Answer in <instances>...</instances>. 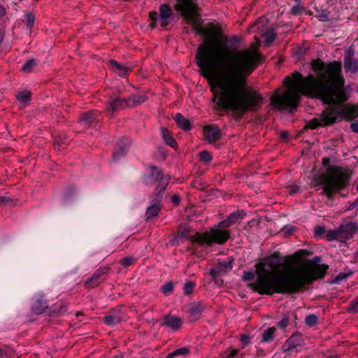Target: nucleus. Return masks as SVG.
I'll use <instances>...</instances> for the list:
<instances>
[{
  "mask_svg": "<svg viewBox=\"0 0 358 358\" xmlns=\"http://www.w3.org/2000/svg\"><path fill=\"white\" fill-rule=\"evenodd\" d=\"M176 9L182 13L187 23L205 41L196 51V61L201 75L208 80L214 94L213 102L221 108L242 115L262 103V96L247 85V78L256 69L261 59L257 50L234 51L225 46L215 47L220 41L218 26L203 27L192 0H178Z\"/></svg>",
  "mask_w": 358,
  "mask_h": 358,
  "instance_id": "nucleus-1",
  "label": "nucleus"
},
{
  "mask_svg": "<svg viewBox=\"0 0 358 358\" xmlns=\"http://www.w3.org/2000/svg\"><path fill=\"white\" fill-rule=\"evenodd\" d=\"M320 257L293 264V257H280L278 252L261 259L255 266V272L245 271L243 280L250 281L257 275L255 281L249 287L259 294H295L305 285L321 278L328 268L320 264Z\"/></svg>",
  "mask_w": 358,
  "mask_h": 358,
  "instance_id": "nucleus-2",
  "label": "nucleus"
},
{
  "mask_svg": "<svg viewBox=\"0 0 358 358\" xmlns=\"http://www.w3.org/2000/svg\"><path fill=\"white\" fill-rule=\"evenodd\" d=\"M312 67L317 71V78L313 75L303 77L298 72L293 73L292 78H285L284 84L287 89L282 94L276 90L271 97V104L275 109H296L300 94L321 99L325 103H342L348 100L340 64L334 62L326 65L317 60L312 62Z\"/></svg>",
  "mask_w": 358,
  "mask_h": 358,
  "instance_id": "nucleus-3",
  "label": "nucleus"
},
{
  "mask_svg": "<svg viewBox=\"0 0 358 358\" xmlns=\"http://www.w3.org/2000/svg\"><path fill=\"white\" fill-rule=\"evenodd\" d=\"M350 174L346 169L338 166H331L325 173L316 178L317 185H323V193L329 198L337 191L345 188L348 184Z\"/></svg>",
  "mask_w": 358,
  "mask_h": 358,
  "instance_id": "nucleus-4",
  "label": "nucleus"
},
{
  "mask_svg": "<svg viewBox=\"0 0 358 358\" xmlns=\"http://www.w3.org/2000/svg\"><path fill=\"white\" fill-rule=\"evenodd\" d=\"M229 231L223 227H217L211 228L210 231L204 233H196L194 241L199 245L206 244L210 245L213 243L222 244L229 238Z\"/></svg>",
  "mask_w": 358,
  "mask_h": 358,
  "instance_id": "nucleus-5",
  "label": "nucleus"
},
{
  "mask_svg": "<svg viewBox=\"0 0 358 358\" xmlns=\"http://www.w3.org/2000/svg\"><path fill=\"white\" fill-rule=\"evenodd\" d=\"M344 115V110L339 106H328L318 118L312 120L309 126L315 129L320 126L331 124L342 119Z\"/></svg>",
  "mask_w": 358,
  "mask_h": 358,
  "instance_id": "nucleus-6",
  "label": "nucleus"
},
{
  "mask_svg": "<svg viewBox=\"0 0 358 358\" xmlns=\"http://www.w3.org/2000/svg\"><path fill=\"white\" fill-rule=\"evenodd\" d=\"M150 178L155 182H159L158 185L155 188L156 195L157 196L166 188L169 182V177L164 176L162 170L155 166L151 167Z\"/></svg>",
  "mask_w": 358,
  "mask_h": 358,
  "instance_id": "nucleus-7",
  "label": "nucleus"
},
{
  "mask_svg": "<svg viewBox=\"0 0 358 358\" xmlns=\"http://www.w3.org/2000/svg\"><path fill=\"white\" fill-rule=\"evenodd\" d=\"M129 99L127 98L120 99L119 97H111L108 101L106 110L107 112H115L124 109L129 106Z\"/></svg>",
  "mask_w": 358,
  "mask_h": 358,
  "instance_id": "nucleus-8",
  "label": "nucleus"
},
{
  "mask_svg": "<svg viewBox=\"0 0 358 358\" xmlns=\"http://www.w3.org/2000/svg\"><path fill=\"white\" fill-rule=\"evenodd\" d=\"M233 259L227 258V260L219 261L218 264L216 267L213 268L210 271V275L213 278H216L231 270L233 267Z\"/></svg>",
  "mask_w": 358,
  "mask_h": 358,
  "instance_id": "nucleus-9",
  "label": "nucleus"
},
{
  "mask_svg": "<svg viewBox=\"0 0 358 358\" xmlns=\"http://www.w3.org/2000/svg\"><path fill=\"white\" fill-rule=\"evenodd\" d=\"M182 322V320L179 317L174 315H167L162 319L160 324L168 327L175 331L180 329Z\"/></svg>",
  "mask_w": 358,
  "mask_h": 358,
  "instance_id": "nucleus-10",
  "label": "nucleus"
},
{
  "mask_svg": "<svg viewBox=\"0 0 358 358\" xmlns=\"http://www.w3.org/2000/svg\"><path fill=\"white\" fill-rule=\"evenodd\" d=\"M339 236L341 237L340 242H345L352 238L354 234L357 231L355 224L349 223L344 225H341L338 229Z\"/></svg>",
  "mask_w": 358,
  "mask_h": 358,
  "instance_id": "nucleus-11",
  "label": "nucleus"
},
{
  "mask_svg": "<svg viewBox=\"0 0 358 358\" xmlns=\"http://www.w3.org/2000/svg\"><path fill=\"white\" fill-rule=\"evenodd\" d=\"M108 268H99L94 273L85 281V286L87 288H93L99 285L102 276L108 271Z\"/></svg>",
  "mask_w": 358,
  "mask_h": 358,
  "instance_id": "nucleus-12",
  "label": "nucleus"
},
{
  "mask_svg": "<svg viewBox=\"0 0 358 358\" xmlns=\"http://www.w3.org/2000/svg\"><path fill=\"white\" fill-rule=\"evenodd\" d=\"M303 344V339L301 334H294L282 346L284 352L290 351Z\"/></svg>",
  "mask_w": 358,
  "mask_h": 358,
  "instance_id": "nucleus-13",
  "label": "nucleus"
},
{
  "mask_svg": "<svg viewBox=\"0 0 358 358\" xmlns=\"http://www.w3.org/2000/svg\"><path fill=\"white\" fill-rule=\"evenodd\" d=\"M354 52L349 50L344 58V67L347 72L356 73L358 71V62L354 57Z\"/></svg>",
  "mask_w": 358,
  "mask_h": 358,
  "instance_id": "nucleus-14",
  "label": "nucleus"
},
{
  "mask_svg": "<svg viewBox=\"0 0 358 358\" xmlns=\"http://www.w3.org/2000/svg\"><path fill=\"white\" fill-rule=\"evenodd\" d=\"M203 135L208 143H213L220 138V130L217 126H207L203 129Z\"/></svg>",
  "mask_w": 358,
  "mask_h": 358,
  "instance_id": "nucleus-15",
  "label": "nucleus"
},
{
  "mask_svg": "<svg viewBox=\"0 0 358 358\" xmlns=\"http://www.w3.org/2000/svg\"><path fill=\"white\" fill-rule=\"evenodd\" d=\"M48 307V305L47 301L43 296H37L34 299L31 308L36 314H42Z\"/></svg>",
  "mask_w": 358,
  "mask_h": 358,
  "instance_id": "nucleus-16",
  "label": "nucleus"
},
{
  "mask_svg": "<svg viewBox=\"0 0 358 358\" xmlns=\"http://www.w3.org/2000/svg\"><path fill=\"white\" fill-rule=\"evenodd\" d=\"M204 309L205 306L200 301H196L189 305L188 313L193 320H196L200 317Z\"/></svg>",
  "mask_w": 358,
  "mask_h": 358,
  "instance_id": "nucleus-17",
  "label": "nucleus"
},
{
  "mask_svg": "<svg viewBox=\"0 0 358 358\" xmlns=\"http://www.w3.org/2000/svg\"><path fill=\"white\" fill-rule=\"evenodd\" d=\"M241 215L238 212L231 213L225 220L220 222L219 227H223L224 229L230 227L231 224L236 223L239 219H241Z\"/></svg>",
  "mask_w": 358,
  "mask_h": 358,
  "instance_id": "nucleus-18",
  "label": "nucleus"
},
{
  "mask_svg": "<svg viewBox=\"0 0 358 358\" xmlns=\"http://www.w3.org/2000/svg\"><path fill=\"white\" fill-rule=\"evenodd\" d=\"M171 14L172 10L169 6L164 4L160 7L159 20L160 21L162 26L166 25V20L171 15Z\"/></svg>",
  "mask_w": 358,
  "mask_h": 358,
  "instance_id": "nucleus-19",
  "label": "nucleus"
},
{
  "mask_svg": "<svg viewBox=\"0 0 358 358\" xmlns=\"http://www.w3.org/2000/svg\"><path fill=\"white\" fill-rule=\"evenodd\" d=\"M112 70L120 76H125L129 71V68L126 66L121 65L115 60L110 62Z\"/></svg>",
  "mask_w": 358,
  "mask_h": 358,
  "instance_id": "nucleus-20",
  "label": "nucleus"
},
{
  "mask_svg": "<svg viewBox=\"0 0 358 358\" xmlns=\"http://www.w3.org/2000/svg\"><path fill=\"white\" fill-rule=\"evenodd\" d=\"M123 145H120L118 150L113 153V159L117 161L120 157L124 155L127 152V147L129 145V141L127 138L122 139Z\"/></svg>",
  "mask_w": 358,
  "mask_h": 358,
  "instance_id": "nucleus-21",
  "label": "nucleus"
},
{
  "mask_svg": "<svg viewBox=\"0 0 358 358\" xmlns=\"http://www.w3.org/2000/svg\"><path fill=\"white\" fill-rule=\"evenodd\" d=\"M174 119L178 126L182 129L189 131L191 129L189 120L186 119L181 113H177Z\"/></svg>",
  "mask_w": 358,
  "mask_h": 358,
  "instance_id": "nucleus-22",
  "label": "nucleus"
},
{
  "mask_svg": "<svg viewBox=\"0 0 358 358\" xmlns=\"http://www.w3.org/2000/svg\"><path fill=\"white\" fill-rule=\"evenodd\" d=\"M161 134L164 139V141L168 145L176 148L177 146V143L175 141V139L173 138V136L171 135L170 132L168 129H166L164 127L161 128Z\"/></svg>",
  "mask_w": 358,
  "mask_h": 358,
  "instance_id": "nucleus-23",
  "label": "nucleus"
},
{
  "mask_svg": "<svg viewBox=\"0 0 358 358\" xmlns=\"http://www.w3.org/2000/svg\"><path fill=\"white\" fill-rule=\"evenodd\" d=\"M97 114L98 113L96 111L85 113L82 115L80 117V121L86 124L92 126L96 120Z\"/></svg>",
  "mask_w": 358,
  "mask_h": 358,
  "instance_id": "nucleus-24",
  "label": "nucleus"
},
{
  "mask_svg": "<svg viewBox=\"0 0 358 358\" xmlns=\"http://www.w3.org/2000/svg\"><path fill=\"white\" fill-rule=\"evenodd\" d=\"M127 99H129V106L134 107L145 102L147 97L145 95H131L127 97Z\"/></svg>",
  "mask_w": 358,
  "mask_h": 358,
  "instance_id": "nucleus-25",
  "label": "nucleus"
},
{
  "mask_svg": "<svg viewBox=\"0 0 358 358\" xmlns=\"http://www.w3.org/2000/svg\"><path fill=\"white\" fill-rule=\"evenodd\" d=\"M275 332V327H270L265 330L262 334V341L265 343H269L272 341L274 338Z\"/></svg>",
  "mask_w": 358,
  "mask_h": 358,
  "instance_id": "nucleus-26",
  "label": "nucleus"
},
{
  "mask_svg": "<svg viewBox=\"0 0 358 358\" xmlns=\"http://www.w3.org/2000/svg\"><path fill=\"white\" fill-rule=\"evenodd\" d=\"M160 206L157 203H154L149 206L146 211V218L150 219L158 215L160 210Z\"/></svg>",
  "mask_w": 358,
  "mask_h": 358,
  "instance_id": "nucleus-27",
  "label": "nucleus"
},
{
  "mask_svg": "<svg viewBox=\"0 0 358 358\" xmlns=\"http://www.w3.org/2000/svg\"><path fill=\"white\" fill-rule=\"evenodd\" d=\"M16 97L21 103L26 105L30 101L31 94L29 91H22L20 92Z\"/></svg>",
  "mask_w": 358,
  "mask_h": 358,
  "instance_id": "nucleus-28",
  "label": "nucleus"
},
{
  "mask_svg": "<svg viewBox=\"0 0 358 358\" xmlns=\"http://www.w3.org/2000/svg\"><path fill=\"white\" fill-rule=\"evenodd\" d=\"M121 320H122L121 317H120L118 315H106V317H104L103 322H104V323H106L108 325L113 326V325L120 323Z\"/></svg>",
  "mask_w": 358,
  "mask_h": 358,
  "instance_id": "nucleus-29",
  "label": "nucleus"
},
{
  "mask_svg": "<svg viewBox=\"0 0 358 358\" xmlns=\"http://www.w3.org/2000/svg\"><path fill=\"white\" fill-rule=\"evenodd\" d=\"M275 37L276 34L273 29H270L264 34V40L267 45H270L275 40Z\"/></svg>",
  "mask_w": 358,
  "mask_h": 358,
  "instance_id": "nucleus-30",
  "label": "nucleus"
},
{
  "mask_svg": "<svg viewBox=\"0 0 358 358\" xmlns=\"http://www.w3.org/2000/svg\"><path fill=\"white\" fill-rule=\"evenodd\" d=\"M189 350L187 348H181L175 350L174 351L171 352V353L168 354L166 356V358H173L178 355H185L189 353Z\"/></svg>",
  "mask_w": 358,
  "mask_h": 358,
  "instance_id": "nucleus-31",
  "label": "nucleus"
},
{
  "mask_svg": "<svg viewBox=\"0 0 358 358\" xmlns=\"http://www.w3.org/2000/svg\"><path fill=\"white\" fill-rule=\"evenodd\" d=\"M326 236L328 241L336 240L340 241V239L341 238V237L339 236L338 229L327 231Z\"/></svg>",
  "mask_w": 358,
  "mask_h": 358,
  "instance_id": "nucleus-32",
  "label": "nucleus"
},
{
  "mask_svg": "<svg viewBox=\"0 0 358 358\" xmlns=\"http://www.w3.org/2000/svg\"><path fill=\"white\" fill-rule=\"evenodd\" d=\"M36 64V62L35 59H29L22 66V70L25 72H30Z\"/></svg>",
  "mask_w": 358,
  "mask_h": 358,
  "instance_id": "nucleus-33",
  "label": "nucleus"
},
{
  "mask_svg": "<svg viewBox=\"0 0 358 358\" xmlns=\"http://www.w3.org/2000/svg\"><path fill=\"white\" fill-rule=\"evenodd\" d=\"M136 262V259L132 256H128L122 258L120 263L124 266V267H128L133 264Z\"/></svg>",
  "mask_w": 358,
  "mask_h": 358,
  "instance_id": "nucleus-34",
  "label": "nucleus"
},
{
  "mask_svg": "<svg viewBox=\"0 0 358 358\" xmlns=\"http://www.w3.org/2000/svg\"><path fill=\"white\" fill-rule=\"evenodd\" d=\"M195 287V284L191 281L187 282L183 287V291L185 294H190L192 293Z\"/></svg>",
  "mask_w": 358,
  "mask_h": 358,
  "instance_id": "nucleus-35",
  "label": "nucleus"
},
{
  "mask_svg": "<svg viewBox=\"0 0 358 358\" xmlns=\"http://www.w3.org/2000/svg\"><path fill=\"white\" fill-rule=\"evenodd\" d=\"M201 160L206 163H209L212 160V156L209 152L203 150L199 153Z\"/></svg>",
  "mask_w": 358,
  "mask_h": 358,
  "instance_id": "nucleus-36",
  "label": "nucleus"
},
{
  "mask_svg": "<svg viewBox=\"0 0 358 358\" xmlns=\"http://www.w3.org/2000/svg\"><path fill=\"white\" fill-rule=\"evenodd\" d=\"M306 323L308 326H314L317 322V317L315 315L311 314L306 317Z\"/></svg>",
  "mask_w": 358,
  "mask_h": 358,
  "instance_id": "nucleus-37",
  "label": "nucleus"
},
{
  "mask_svg": "<svg viewBox=\"0 0 358 358\" xmlns=\"http://www.w3.org/2000/svg\"><path fill=\"white\" fill-rule=\"evenodd\" d=\"M173 285L171 282H167L162 287L164 294H167L173 291Z\"/></svg>",
  "mask_w": 358,
  "mask_h": 358,
  "instance_id": "nucleus-38",
  "label": "nucleus"
},
{
  "mask_svg": "<svg viewBox=\"0 0 358 358\" xmlns=\"http://www.w3.org/2000/svg\"><path fill=\"white\" fill-rule=\"evenodd\" d=\"M289 317L284 316L280 322L278 323V327L280 329H284L289 324Z\"/></svg>",
  "mask_w": 358,
  "mask_h": 358,
  "instance_id": "nucleus-39",
  "label": "nucleus"
},
{
  "mask_svg": "<svg viewBox=\"0 0 358 358\" xmlns=\"http://www.w3.org/2000/svg\"><path fill=\"white\" fill-rule=\"evenodd\" d=\"M349 308L351 311L358 313V297L351 302Z\"/></svg>",
  "mask_w": 358,
  "mask_h": 358,
  "instance_id": "nucleus-40",
  "label": "nucleus"
},
{
  "mask_svg": "<svg viewBox=\"0 0 358 358\" xmlns=\"http://www.w3.org/2000/svg\"><path fill=\"white\" fill-rule=\"evenodd\" d=\"M303 10V8L299 4L294 5L291 8V12L294 15L300 13Z\"/></svg>",
  "mask_w": 358,
  "mask_h": 358,
  "instance_id": "nucleus-41",
  "label": "nucleus"
},
{
  "mask_svg": "<svg viewBox=\"0 0 358 358\" xmlns=\"http://www.w3.org/2000/svg\"><path fill=\"white\" fill-rule=\"evenodd\" d=\"M150 18L152 20V23L150 26L152 27H155L154 22H155L157 20H159V16L157 12H150Z\"/></svg>",
  "mask_w": 358,
  "mask_h": 358,
  "instance_id": "nucleus-42",
  "label": "nucleus"
},
{
  "mask_svg": "<svg viewBox=\"0 0 358 358\" xmlns=\"http://www.w3.org/2000/svg\"><path fill=\"white\" fill-rule=\"evenodd\" d=\"M287 189L289 193L290 194H293L299 192V186H298L297 185H289V186H287Z\"/></svg>",
  "mask_w": 358,
  "mask_h": 358,
  "instance_id": "nucleus-43",
  "label": "nucleus"
},
{
  "mask_svg": "<svg viewBox=\"0 0 358 358\" xmlns=\"http://www.w3.org/2000/svg\"><path fill=\"white\" fill-rule=\"evenodd\" d=\"M26 20H27V25L29 27L32 26V24H34V15L31 13H27L26 15Z\"/></svg>",
  "mask_w": 358,
  "mask_h": 358,
  "instance_id": "nucleus-44",
  "label": "nucleus"
},
{
  "mask_svg": "<svg viewBox=\"0 0 358 358\" xmlns=\"http://www.w3.org/2000/svg\"><path fill=\"white\" fill-rule=\"evenodd\" d=\"M238 352V350L234 349L232 350L229 353H227L223 356V358H233L234 357Z\"/></svg>",
  "mask_w": 358,
  "mask_h": 358,
  "instance_id": "nucleus-45",
  "label": "nucleus"
},
{
  "mask_svg": "<svg viewBox=\"0 0 358 358\" xmlns=\"http://www.w3.org/2000/svg\"><path fill=\"white\" fill-rule=\"evenodd\" d=\"M325 231V229L323 227H317L315 229V234L317 236H320L322 235Z\"/></svg>",
  "mask_w": 358,
  "mask_h": 358,
  "instance_id": "nucleus-46",
  "label": "nucleus"
},
{
  "mask_svg": "<svg viewBox=\"0 0 358 358\" xmlns=\"http://www.w3.org/2000/svg\"><path fill=\"white\" fill-rule=\"evenodd\" d=\"M318 19L320 21H327L329 19V15L326 12L322 11L318 15Z\"/></svg>",
  "mask_w": 358,
  "mask_h": 358,
  "instance_id": "nucleus-47",
  "label": "nucleus"
},
{
  "mask_svg": "<svg viewBox=\"0 0 358 358\" xmlns=\"http://www.w3.org/2000/svg\"><path fill=\"white\" fill-rule=\"evenodd\" d=\"M250 340V338L248 336L244 334L241 336V341L243 343L244 346L248 345Z\"/></svg>",
  "mask_w": 358,
  "mask_h": 358,
  "instance_id": "nucleus-48",
  "label": "nucleus"
},
{
  "mask_svg": "<svg viewBox=\"0 0 358 358\" xmlns=\"http://www.w3.org/2000/svg\"><path fill=\"white\" fill-rule=\"evenodd\" d=\"M180 199L179 196H178V195H176V194H175V195L172 196V197H171V201H172L174 204L178 205V204L180 203Z\"/></svg>",
  "mask_w": 358,
  "mask_h": 358,
  "instance_id": "nucleus-49",
  "label": "nucleus"
},
{
  "mask_svg": "<svg viewBox=\"0 0 358 358\" xmlns=\"http://www.w3.org/2000/svg\"><path fill=\"white\" fill-rule=\"evenodd\" d=\"M350 128L354 132L358 133V122H352Z\"/></svg>",
  "mask_w": 358,
  "mask_h": 358,
  "instance_id": "nucleus-50",
  "label": "nucleus"
},
{
  "mask_svg": "<svg viewBox=\"0 0 358 358\" xmlns=\"http://www.w3.org/2000/svg\"><path fill=\"white\" fill-rule=\"evenodd\" d=\"M234 40L236 41H237V36H234L231 38V41H234Z\"/></svg>",
  "mask_w": 358,
  "mask_h": 358,
  "instance_id": "nucleus-51",
  "label": "nucleus"
},
{
  "mask_svg": "<svg viewBox=\"0 0 358 358\" xmlns=\"http://www.w3.org/2000/svg\"><path fill=\"white\" fill-rule=\"evenodd\" d=\"M2 99H3L2 93L0 92V101L2 100Z\"/></svg>",
  "mask_w": 358,
  "mask_h": 358,
  "instance_id": "nucleus-52",
  "label": "nucleus"
},
{
  "mask_svg": "<svg viewBox=\"0 0 358 358\" xmlns=\"http://www.w3.org/2000/svg\"><path fill=\"white\" fill-rule=\"evenodd\" d=\"M352 208H354V206H352L349 207V208H348V210H350V209H352Z\"/></svg>",
  "mask_w": 358,
  "mask_h": 358,
  "instance_id": "nucleus-53",
  "label": "nucleus"
},
{
  "mask_svg": "<svg viewBox=\"0 0 358 358\" xmlns=\"http://www.w3.org/2000/svg\"><path fill=\"white\" fill-rule=\"evenodd\" d=\"M298 254H299V252H295V253H294V256H297V255H298Z\"/></svg>",
  "mask_w": 358,
  "mask_h": 358,
  "instance_id": "nucleus-54",
  "label": "nucleus"
},
{
  "mask_svg": "<svg viewBox=\"0 0 358 358\" xmlns=\"http://www.w3.org/2000/svg\"><path fill=\"white\" fill-rule=\"evenodd\" d=\"M357 190L358 192V183H357Z\"/></svg>",
  "mask_w": 358,
  "mask_h": 358,
  "instance_id": "nucleus-55",
  "label": "nucleus"
},
{
  "mask_svg": "<svg viewBox=\"0 0 358 358\" xmlns=\"http://www.w3.org/2000/svg\"><path fill=\"white\" fill-rule=\"evenodd\" d=\"M115 358H117V357H115Z\"/></svg>",
  "mask_w": 358,
  "mask_h": 358,
  "instance_id": "nucleus-56",
  "label": "nucleus"
}]
</instances>
